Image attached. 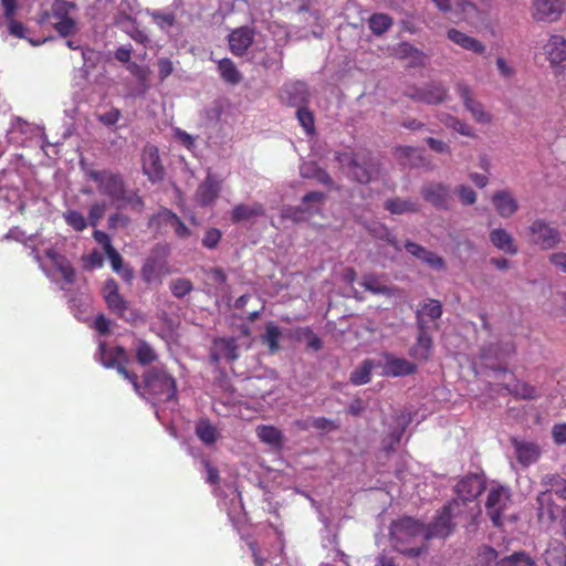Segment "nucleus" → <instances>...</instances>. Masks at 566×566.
<instances>
[{"mask_svg":"<svg viewBox=\"0 0 566 566\" xmlns=\"http://www.w3.org/2000/svg\"><path fill=\"white\" fill-rule=\"evenodd\" d=\"M172 223L171 228L175 231V234L180 239H187L191 235L190 229L185 224V222L179 217H171Z\"/></svg>","mask_w":566,"mask_h":566,"instance_id":"63","label":"nucleus"},{"mask_svg":"<svg viewBox=\"0 0 566 566\" xmlns=\"http://www.w3.org/2000/svg\"><path fill=\"white\" fill-rule=\"evenodd\" d=\"M135 357L142 366L150 365L157 360V354L154 348L144 339H139L135 346Z\"/></svg>","mask_w":566,"mask_h":566,"instance_id":"41","label":"nucleus"},{"mask_svg":"<svg viewBox=\"0 0 566 566\" xmlns=\"http://www.w3.org/2000/svg\"><path fill=\"white\" fill-rule=\"evenodd\" d=\"M490 241L497 250L506 254L515 255L518 252L512 234L504 229H493L490 232Z\"/></svg>","mask_w":566,"mask_h":566,"instance_id":"28","label":"nucleus"},{"mask_svg":"<svg viewBox=\"0 0 566 566\" xmlns=\"http://www.w3.org/2000/svg\"><path fill=\"white\" fill-rule=\"evenodd\" d=\"M531 242L543 250H549L560 242V233L544 219L534 220L528 227Z\"/></svg>","mask_w":566,"mask_h":566,"instance_id":"12","label":"nucleus"},{"mask_svg":"<svg viewBox=\"0 0 566 566\" xmlns=\"http://www.w3.org/2000/svg\"><path fill=\"white\" fill-rule=\"evenodd\" d=\"M170 273L167 262V249L163 245H155L145 259L140 269L142 280L146 284H160L163 279Z\"/></svg>","mask_w":566,"mask_h":566,"instance_id":"7","label":"nucleus"},{"mask_svg":"<svg viewBox=\"0 0 566 566\" xmlns=\"http://www.w3.org/2000/svg\"><path fill=\"white\" fill-rule=\"evenodd\" d=\"M305 169L306 170L302 171L303 177L314 178L319 184H323L325 186L334 185V181H333L332 177L329 176V174L325 169L318 167L316 164L312 163L308 166H306Z\"/></svg>","mask_w":566,"mask_h":566,"instance_id":"43","label":"nucleus"},{"mask_svg":"<svg viewBox=\"0 0 566 566\" xmlns=\"http://www.w3.org/2000/svg\"><path fill=\"white\" fill-rule=\"evenodd\" d=\"M96 359L107 369H116L117 373L132 385L134 390L144 396L142 386L138 382L137 374L129 371L126 365L129 363L126 349L123 346L108 347L105 342L98 344Z\"/></svg>","mask_w":566,"mask_h":566,"instance_id":"3","label":"nucleus"},{"mask_svg":"<svg viewBox=\"0 0 566 566\" xmlns=\"http://www.w3.org/2000/svg\"><path fill=\"white\" fill-rule=\"evenodd\" d=\"M499 554L490 546L483 547L475 559V566H496Z\"/></svg>","mask_w":566,"mask_h":566,"instance_id":"49","label":"nucleus"},{"mask_svg":"<svg viewBox=\"0 0 566 566\" xmlns=\"http://www.w3.org/2000/svg\"><path fill=\"white\" fill-rule=\"evenodd\" d=\"M459 500H452L438 513L434 521L426 526V539L433 537L446 538L454 530L455 523L452 522L454 518L464 516L468 518V514L461 509Z\"/></svg>","mask_w":566,"mask_h":566,"instance_id":"6","label":"nucleus"},{"mask_svg":"<svg viewBox=\"0 0 566 566\" xmlns=\"http://www.w3.org/2000/svg\"><path fill=\"white\" fill-rule=\"evenodd\" d=\"M102 293L111 313L126 322H135L138 318V314L129 308V302L119 293L115 279L109 277L104 282Z\"/></svg>","mask_w":566,"mask_h":566,"instance_id":"8","label":"nucleus"},{"mask_svg":"<svg viewBox=\"0 0 566 566\" xmlns=\"http://www.w3.org/2000/svg\"><path fill=\"white\" fill-rule=\"evenodd\" d=\"M417 536L426 537V526L412 517H402L391 527V537L396 543H403Z\"/></svg>","mask_w":566,"mask_h":566,"instance_id":"17","label":"nucleus"},{"mask_svg":"<svg viewBox=\"0 0 566 566\" xmlns=\"http://www.w3.org/2000/svg\"><path fill=\"white\" fill-rule=\"evenodd\" d=\"M264 213L265 209L260 202H253L252 205L240 203L233 207L231 220L233 223H240L252 218L262 217Z\"/></svg>","mask_w":566,"mask_h":566,"instance_id":"27","label":"nucleus"},{"mask_svg":"<svg viewBox=\"0 0 566 566\" xmlns=\"http://www.w3.org/2000/svg\"><path fill=\"white\" fill-rule=\"evenodd\" d=\"M509 502L510 492L506 488L497 485L490 489L485 502V510L494 526H502L503 513L506 510Z\"/></svg>","mask_w":566,"mask_h":566,"instance_id":"11","label":"nucleus"},{"mask_svg":"<svg viewBox=\"0 0 566 566\" xmlns=\"http://www.w3.org/2000/svg\"><path fill=\"white\" fill-rule=\"evenodd\" d=\"M447 38L454 44L475 54H483L486 50L485 44L482 43L480 40L470 36L467 33L454 28H451L447 31Z\"/></svg>","mask_w":566,"mask_h":566,"instance_id":"23","label":"nucleus"},{"mask_svg":"<svg viewBox=\"0 0 566 566\" xmlns=\"http://www.w3.org/2000/svg\"><path fill=\"white\" fill-rule=\"evenodd\" d=\"M220 192V184L211 176H208L197 189L196 200L199 206L207 207L214 202Z\"/></svg>","mask_w":566,"mask_h":566,"instance_id":"25","label":"nucleus"},{"mask_svg":"<svg viewBox=\"0 0 566 566\" xmlns=\"http://www.w3.org/2000/svg\"><path fill=\"white\" fill-rule=\"evenodd\" d=\"M216 345L228 360L233 361L238 359L239 352L237 340L234 338H220L216 340Z\"/></svg>","mask_w":566,"mask_h":566,"instance_id":"46","label":"nucleus"},{"mask_svg":"<svg viewBox=\"0 0 566 566\" xmlns=\"http://www.w3.org/2000/svg\"><path fill=\"white\" fill-rule=\"evenodd\" d=\"M106 205L104 202L93 203L88 211V223L95 228L99 220L104 217Z\"/></svg>","mask_w":566,"mask_h":566,"instance_id":"56","label":"nucleus"},{"mask_svg":"<svg viewBox=\"0 0 566 566\" xmlns=\"http://www.w3.org/2000/svg\"><path fill=\"white\" fill-rule=\"evenodd\" d=\"M146 391L158 402H169L177 399L176 379L165 369L153 367L144 374Z\"/></svg>","mask_w":566,"mask_h":566,"instance_id":"5","label":"nucleus"},{"mask_svg":"<svg viewBox=\"0 0 566 566\" xmlns=\"http://www.w3.org/2000/svg\"><path fill=\"white\" fill-rule=\"evenodd\" d=\"M485 489V482L478 474H469L462 478L455 485L457 499L462 504L461 509L465 514L469 502L474 501Z\"/></svg>","mask_w":566,"mask_h":566,"instance_id":"14","label":"nucleus"},{"mask_svg":"<svg viewBox=\"0 0 566 566\" xmlns=\"http://www.w3.org/2000/svg\"><path fill=\"white\" fill-rule=\"evenodd\" d=\"M361 285L366 291L378 295L394 296L397 291L396 287H390L382 284L374 274L364 275Z\"/></svg>","mask_w":566,"mask_h":566,"instance_id":"37","label":"nucleus"},{"mask_svg":"<svg viewBox=\"0 0 566 566\" xmlns=\"http://www.w3.org/2000/svg\"><path fill=\"white\" fill-rule=\"evenodd\" d=\"M218 71L222 80L229 84H238L242 76L232 60L224 57L218 62Z\"/></svg>","mask_w":566,"mask_h":566,"instance_id":"36","label":"nucleus"},{"mask_svg":"<svg viewBox=\"0 0 566 566\" xmlns=\"http://www.w3.org/2000/svg\"><path fill=\"white\" fill-rule=\"evenodd\" d=\"M421 197L438 210H449L451 206L450 187L443 182L429 181L420 189Z\"/></svg>","mask_w":566,"mask_h":566,"instance_id":"13","label":"nucleus"},{"mask_svg":"<svg viewBox=\"0 0 566 566\" xmlns=\"http://www.w3.org/2000/svg\"><path fill=\"white\" fill-rule=\"evenodd\" d=\"M507 391L518 399L534 400L538 397L536 388L528 382L517 380L512 386H506Z\"/></svg>","mask_w":566,"mask_h":566,"instance_id":"38","label":"nucleus"},{"mask_svg":"<svg viewBox=\"0 0 566 566\" xmlns=\"http://www.w3.org/2000/svg\"><path fill=\"white\" fill-rule=\"evenodd\" d=\"M384 208L391 214L418 213L420 211V206L417 201L399 197L387 199Z\"/></svg>","mask_w":566,"mask_h":566,"instance_id":"31","label":"nucleus"},{"mask_svg":"<svg viewBox=\"0 0 566 566\" xmlns=\"http://www.w3.org/2000/svg\"><path fill=\"white\" fill-rule=\"evenodd\" d=\"M403 95L415 102L438 105L446 101L448 90L442 83L431 82L420 87H409L403 92Z\"/></svg>","mask_w":566,"mask_h":566,"instance_id":"10","label":"nucleus"},{"mask_svg":"<svg viewBox=\"0 0 566 566\" xmlns=\"http://www.w3.org/2000/svg\"><path fill=\"white\" fill-rule=\"evenodd\" d=\"M542 53L552 70L557 73L566 72V38L560 34H551L542 45Z\"/></svg>","mask_w":566,"mask_h":566,"instance_id":"9","label":"nucleus"},{"mask_svg":"<svg viewBox=\"0 0 566 566\" xmlns=\"http://www.w3.org/2000/svg\"><path fill=\"white\" fill-rule=\"evenodd\" d=\"M491 201L502 218H510L518 210V202L509 190H497L492 195Z\"/></svg>","mask_w":566,"mask_h":566,"instance_id":"22","label":"nucleus"},{"mask_svg":"<svg viewBox=\"0 0 566 566\" xmlns=\"http://www.w3.org/2000/svg\"><path fill=\"white\" fill-rule=\"evenodd\" d=\"M394 21L391 17L386 13H374L368 19V27L375 35H382L392 25Z\"/></svg>","mask_w":566,"mask_h":566,"instance_id":"39","label":"nucleus"},{"mask_svg":"<svg viewBox=\"0 0 566 566\" xmlns=\"http://www.w3.org/2000/svg\"><path fill=\"white\" fill-rule=\"evenodd\" d=\"M6 20L8 22V30L11 35L19 38V39L25 38L27 28L22 22L17 21L14 19V17H12L11 19H6Z\"/></svg>","mask_w":566,"mask_h":566,"instance_id":"61","label":"nucleus"},{"mask_svg":"<svg viewBox=\"0 0 566 566\" xmlns=\"http://www.w3.org/2000/svg\"><path fill=\"white\" fill-rule=\"evenodd\" d=\"M222 233L217 228H210L202 238V245L207 249H216L221 240Z\"/></svg>","mask_w":566,"mask_h":566,"instance_id":"55","label":"nucleus"},{"mask_svg":"<svg viewBox=\"0 0 566 566\" xmlns=\"http://www.w3.org/2000/svg\"><path fill=\"white\" fill-rule=\"evenodd\" d=\"M455 192H457L461 203L464 206H472L476 201V193L469 186L461 185L455 189Z\"/></svg>","mask_w":566,"mask_h":566,"instance_id":"54","label":"nucleus"},{"mask_svg":"<svg viewBox=\"0 0 566 566\" xmlns=\"http://www.w3.org/2000/svg\"><path fill=\"white\" fill-rule=\"evenodd\" d=\"M514 448L517 461L524 467L535 463L541 455L539 447L533 442L514 441Z\"/></svg>","mask_w":566,"mask_h":566,"instance_id":"29","label":"nucleus"},{"mask_svg":"<svg viewBox=\"0 0 566 566\" xmlns=\"http://www.w3.org/2000/svg\"><path fill=\"white\" fill-rule=\"evenodd\" d=\"M542 485L545 488L544 492H549L560 500L566 501V479L559 474H546L542 478Z\"/></svg>","mask_w":566,"mask_h":566,"instance_id":"33","label":"nucleus"},{"mask_svg":"<svg viewBox=\"0 0 566 566\" xmlns=\"http://www.w3.org/2000/svg\"><path fill=\"white\" fill-rule=\"evenodd\" d=\"M284 92L287 95V103L292 106L300 107L310 102V93L305 83L295 82L286 85Z\"/></svg>","mask_w":566,"mask_h":566,"instance_id":"32","label":"nucleus"},{"mask_svg":"<svg viewBox=\"0 0 566 566\" xmlns=\"http://www.w3.org/2000/svg\"><path fill=\"white\" fill-rule=\"evenodd\" d=\"M496 566H534V562L526 553L516 552L500 559Z\"/></svg>","mask_w":566,"mask_h":566,"instance_id":"45","label":"nucleus"},{"mask_svg":"<svg viewBox=\"0 0 566 566\" xmlns=\"http://www.w3.org/2000/svg\"><path fill=\"white\" fill-rule=\"evenodd\" d=\"M566 9V0H533L532 17L537 22H556Z\"/></svg>","mask_w":566,"mask_h":566,"instance_id":"15","label":"nucleus"},{"mask_svg":"<svg viewBox=\"0 0 566 566\" xmlns=\"http://www.w3.org/2000/svg\"><path fill=\"white\" fill-rule=\"evenodd\" d=\"M420 311H422V314L427 315L429 318L438 319L442 315V305L440 301L430 298L423 304Z\"/></svg>","mask_w":566,"mask_h":566,"instance_id":"53","label":"nucleus"},{"mask_svg":"<svg viewBox=\"0 0 566 566\" xmlns=\"http://www.w3.org/2000/svg\"><path fill=\"white\" fill-rule=\"evenodd\" d=\"M75 9L76 4L74 2L54 0L51 9L41 13L40 22L50 23L62 38L71 36L77 31V22L71 17V11Z\"/></svg>","mask_w":566,"mask_h":566,"instance_id":"4","label":"nucleus"},{"mask_svg":"<svg viewBox=\"0 0 566 566\" xmlns=\"http://www.w3.org/2000/svg\"><path fill=\"white\" fill-rule=\"evenodd\" d=\"M399 53L405 57H411L415 65H421L424 60V54L409 43H401L399 45Z\"/></svg>","mask_w":566,"mask_h":566,"instance_id":"50","label":"nucleus"},{"mask_svg":"<svg viewBox=\"0 0 566 566\" xmlns=\"http://www.w3.org/2000/svg\"><path fill=\"white\" fill-rule=\"evenodd\" d=\"M335 160L347 178L361 185L370 184L380 172L379 161L366 149L337 151Z\"/></svg>","mask_w":566,"mask_h":566,"instance_id":"2","label":"nucleus"},{"mask_svg":"<svg viewBox=\"0 0 566 566\" xmlns=\"http://www.w3.org/2000/svg\"><path fill=\"white\" fill-rule=\"evenodd\" d=\"M432 347L433 340L430 334H418L416 344L409 349V356L421 361H427L431 357Z\"/></svg>","mask_w":566,"mask_h":566,"instance_id":"30","label":"nucleus"},{"mask_svg":"<svg viewBox=\"0 0 566 566\" xmlns=\"http://www.w3.org/2000/svg\"><path fill=\"white\" fill-rule=\"evenodd\" d=\"M142 168L150 182L157 184L164 180L165 168L156 146L147 145L144 147L142 153Z\"/></svg>","mask_w":566,"mask_h":566,"instance_id":"16","label":"nucleus"},{"mask_svg":"<svg viewBox=\"0 0 566 566\" xmlns=\"http://www.w3.org/2000/svg\"><path fill=\"white\" fill-rule=\"evenodd\" d=\"M46 258L51 261L52 265L57 270L64 281L67 284H73L76 279V272L71 262L67 260L66 256L63 254L56 252L53 249H49L45 251Z\"/></svg>","mask_w":566,"mask_h":566,"instance_id":"24","label":"nucleus"},{"mask_svg":"<svg viewBox=\"0 0 566 566\" xmlns=\"http://www.w3.org/2000/svg\"><path fill=\"white\" fill-rule=\"evenodd\" d=\"M114 272L119 273L123 268V258L114 247L105 251Z\"/></svg>","mask_w":566,"mask_h":566,"instance_id":"64","label":"nucleus"},{"mask_svg":"<svg viewBox=\"0 0 566 566\" xmlns=\"http://www.w3.org/2000/svg\"><path fill=\"white\" fill-rule=\"evenodd\" d=\"M120 117L122 112L119 108L116 107H111L105 113L96 114L97 120L106 127L115 126Z\"/></svg>","mask_w":566,"mask_h":566,"instance_id":"51","label":"nucleus"},{"mask_svg":"<svg viewBox=\"0 0 566 566\" xmlns=\"http://www.w3.org/2000/svg\"><path fill=\"white\" fill-rule=\"evenodd\" d=\"M169 287L175 297L182 298L193 290V284L189 279L179 277L172 280Z\"/></svg>","mask_w":566,"mask_h":566,"instance_id":"48","label":"nucleus"},{"mask_svg":"<svg viewBox=\"0 0 566 566\" xmlns=\"http://www.w3.org/2000/svg\"><path fill=\"white\" fill-rule=\"evenodd\" d=\"M151 17L160 29L172 27L176 22V17L171 12L155 11Z\"/></svg>","mask_w":566,"mask_h":566,"instance_id":"59","label":"nucleus"},{"mask_svg":"<svg viewBox=\"0 0 566 566\" xmlns=\"http://www.w3.org/2000/svg\"><path fill=\"white\" fill-rule=\"evenodd\" d=\"M88 178L97 184L99 193L106 196L112 202L117 203L118 207L130 205L137 211L144 209L145 202L137 191H127L125 180L119 172L111 170H91Z\"/></svg>","mask_w":566,"mask_h":566,"instance_id":"1","label":"nucleus"},{"mask_svg":"<svg viewBox=\"0 0 566 566\" xmlns=\"http://www.w3.org/2000/svg\"><path fill=\"white\" fill-rule=\"evenodd\" d=\"M157 66L160 81H165L174 72L172 62L167 57L158 59Z\"/></svg>","mask_w":566,"mask_h":566,"instance_id":"62","label":"nucleus"},{"mask_svg":"<svg viewBox=\"0 0 566 566\" xmlns=\"http://www.w3.org/2000/svg\"><path fill=\"white\" fill-rule=\"evenodd\" d=\"M457 93L462 99L465 108L472 114L475 122L480 124H488L491 122V115L485 112L483 105L473 97L472 91L467 84L459 83L457 85Z\"/></svg>","mask_w":566,"mask_h":566,"instance_id":"20","label":"nucleus"},{"mask_svg":"<svg viewBox=\"0 0 566 566\" xmlns=\"http://www.w3.org/2000/svg\"><path fill=\"white\" fill-rule=\"evenodd\" d=\"M63 219L73 230L81 232L86 229L87 220L77 210H66L63 212Z\"/></svg>","mask_w":566,"mask_h":566,"instance_id":"47","label":"nucleus"},{"mask_svg":"<svg viewBox=\"0 0 566 566\" xmlns=\"http://www.w3.org/2000/svg\"><path fill=\"white\" fill-rule=\"evenodd\" d=\"M454 7L464 15L465 20L478 17L479 11L476 6L469 0H457Z\"/></svg>","mask_w":566,"mask_h":566,"instance_id":"57","label":"nucleus"},{"mask_svg":"<svg viewBox=\"0 0 566 566\" xmlns=\"http://www.w3.org/2000/svg\"><path fill=\"white\" fill-rule=\"evenodd\" d=\"M421 260L424 263H427L429 266H431L432 269H436L439 271L446 270L444 260L440 255H438L437 253H434L432 251L426 250Z\"/></svg>","mask_w":566,"mask_h":566,"instance_id":"60","label":"nucleus"},{"mask_svg":"<svg viewBox=\"0 0 566 566\" xmlns=\"http://www.w3.org/2000/svg\"><path fill=\"white\" fill-rule=\"evenodd\" d=\"M170 217H178L174 211H171L168 208H160L157 213L153 214L149 219V227L153 224L161 226V224H169L172 223V218Z\"/></svg>","mask_w":566,"mask_h":566,"instance_id":"52","label":"nucleus"},{"mask_svg":"<svg viewBox=\"0 0 566 566\" xmlns=\"http://www.w3.org/2000/svg\"><path fill=\"white\" fill-rule=\"evenodd\" d=\"M196 436L206 446H211L218 440V430L209 419L201 418L195 428Z\"/></svg>","mask_w":566,"mask_h":566,"instance_id":"35","label":"nucleus"},{"mask_svg":"<svg viewBox=\"0 0 566 566\" xmlns=\"http://www.w3.org/2000/svg\"><path fill=\"white\" fill-rule=\"evenodd\" d=\"M385 364L382 375L386 377H405L417 373V365L406 358L395 357L390 353H384Z\"/></svg>","mask_w":566,"mask_h":566,"instance_id":"18","label":"nucleus"},{"mask_svg":"<svg viewBox=\"0 0 566 566\" xmlns=\"http://www.w3.org/2000/svg\"><path fill=\"white\" fill-rule=\"evenodd\" d=\"M254 30L250 27H240L228 35L230 52L235 56H243L254 41Z\"/></svg>","mask_w":566,"mask_h":566,"instance_id":"19","label":"nucleus"},{"mask_svg":"<svg viewBox=\"0 0 566 566\" xmlns=\"http://www.w3.org/2000/svg\"><path fill=\"white\" fill-rule=\"evenodd\" d=\"M536 502L538 504L537 516L539 521L544 518L549 522H554L558 518L562 520L564 507L555 503L554 495H551L549 492H539Z\"/></svg>","mask_w":566,"mask_h":566,"instance_id":"21","label":"nucleus"},{"mask_svg":"<svg viewBox=\"0 0 566 566\" xmlns=\"http://www.w3.org/2000/svg\"><path fill=\"white\" fill-rule=\"evenodd\" d=\"M127 70L129 71V73L132 75H134L136 77V80L142 85H146L147 84L148 77H149V73H150L147 67H144V66L137 64L136 62H130L127 65Z\"/></svg>","mask_w":566,"mask_h":566,"instance_id":"58","label":"nucleus"},{"mask_svg":"<svg viewBox=\"0 0 566 566\" xmlns=\"http://www.w3.org/2000/svg\"><path fill=\"white\" fill-rule=\"evenodd\" d=\"M374 368V361L371 359H365L355 370L350 374V382L355 386H361L368 384L371 377V370Z\"/></svg>","mask_w":566,"mask_h":566,"instance_id":"40","label":"nucleus"},{"mask_svg":"<svg viewBox=\"0 0 566 566\" xmlns=\"http://www.w3.org/2000/svg\"><path fill=\"white\" fill-rule=\"evenodd\" d=\"M282 333L280 328L273 323H268L265 333L262 335V343L268 346L271 354H275L280 350V339Z\"/></svg>","mask_w":566,"mask_h":566,"instance_id":"42","label":"nucleus"},{"mask_svg":"<svg viewBox=\"0 0 566 566\" xmlns=\"http://www.w3.org/2000/svg\"><path fill=\"white\" fill-rule=\"evenodd\" d=\"M515 354L514 343H490L481 348L480 358L482 360H500Z\"/></svg>","mask_w":566,"mask_h":566,"instance_id":"26","label":"nucleus"},{"mask_svg":"<svg viewBox=\"0 0 566 566\" xmlns=\"http://www.w3.org/2000/svg\"><path fill=\"white\" fill-rule=\"evenodd\" d=\"M255 432H256L258 438L262 442H264L271 447H274V448L282 447L283 434H282L281 430H279L276 427L261 424V426L256 427Z\"/></svg>","mask_w":566,"mask_h":566,"instance_id":"34","label":"nucleus"},{"mask_svg":"<svg viewBox=\"0 0 566 566\" xmlns=\"http://www.w3.org/2000/svg\"><path fill=\"white\" fill-rule=\"evenodd\" d=\"M296 118L306 134L312 135L315 133V118L313 112L306 105L297 107Z\"/></svg>","mask_w":566,"mask_h":566,"instance_id":"44","label":"nucleus"}]
</instances>
